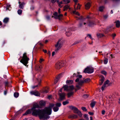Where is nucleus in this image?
Segmentation results:
<instances>
[{"instance_id": "nucleus-1", "label": "nucleus", "mask_w": 120, "mask_h": 120, "mask_svg": "<svg viewBox=\"0 0 120 120\" xmlns=\"http://www.w3.org/2000/svg\"><path fill=\"white\" fill-rule=\"evenodd\" d=\"M41 108L40 106L38 104H34L33 107L31 108L32 115L34 116L38 115L40 120L49 119L50 116L48 115H50L51 113V109L50 107H46L44 109L37 110L36 109L37 108Z\"/></svg>"}, {"instance_id": "nucleus-2", "label": "nucleus", "mask_w": 120, "mask_h": 120, "mask_svg": "<svg viewBox=\"0 0 120 120\" xmlns=\"http://www.w3.org/2000/svg\"><path fill=\"white\" fill-rule=\"evenodd\" d=\"M30 59L28 57L27 53L25 52L23 55L22 59L20 60V62L25 66L28 63Z\"/></svg>"}, {"instance_id": "nucleus-3", "label": "nucleus", "mask_w": 120, "mask_h": 120, "mask_svg": "<svg viewBox=\"0 0 120 120\" xmlns=\"http://www.w3.org/2000/svg\"><path fill=\"white\" fill-rule=\"evenodd\" d=\"M62 43L60 41V40H59L57 42L56 44L55 45L56 48L55 51L56 52H57L60 49L62 46Z\"/></svg>"}, {"instance_id": "nucleus-4", "label": "nucleus", "mask_w": 120, "mask_h": 120, "mask_svg": "<svg viewBox=\"0 0 120 120\" xmlns=\"http://www.w3.org/2000/svg\"><path fill=\"white\" fill-rule=\"evenodd\" d=\"M54 15V18L56 19H58L59 20H60L62 18L63 16L62 14H60L58 15L57 12H55L53 14Z\"/></svg>"}, {"instance_id": "nucleus-5", "label": "nucleus", "mask_w": 120, "mask_h": 120, "mask_svg": "<svg viewBox=\"0 0 120 120\" xmlns=\"http://www.w3.org/2000/svg\"><path fill=\"white\" fill-rule=\"evenodd\" d=\"M94 71L93 69L90 68H85L83 71V72L85 73H91Z\"/></svg>"}, {"instance_id": "nucleus-6", "label": "nucleus", "mask_w": 120, "mask_h": 120, "mask_svg": "<svg viewBox=\"0 0 120 120\" xmlns=\"http://www.w3.org/2000/svg\"><path fill=\"white\" fill-rule=\"evenodd\" d=\"M58 94L59 96V99L60 101H62L65 99V93H59Z\"/></svg>"}, {"instance_id": "nucleus-7", "label": "nucleus", "mask_w": 120, "mask_h": 120, "mask_svg": "<svg viewBox=\"0 0 120 120\" xmlns=\"http://www.w3.org/2000/svg\"><path fill=\"white\" fill-rule=\"evenodd\" d=\"M63 64L62 62H58L56 64L55 68L57 69H59L63 66Z\"/></svg>"}, {"instance_id": "nucleus-8", "label": "nucleus", "mask_w": 120, "mask_h": 120, "mask_svg": "<svg viewBox=\"0 0 120 120\" xmlns=\"http://www.w3.org/2000/svg\"><path fill=\"white\" fill-rule=\"evenodd\" d=\"M41 77L40 76V77L37 78V80L38 82V84L36 86H33L32 87V88L33 89H34L35 88L38 87L39 86H40V83L41 82Z\"/></svg>"}, {"instance_id": "nucleus-9", "label": "nucleus", "mask_w": 120, "mask_h": 120, "mask_svg": "<svg viewBox=\"0 0 120 120\" xmlns=\"http://www.w3.org/2000/svg\"><path fill=\"white\" fill-rule=\"evenodd\" d=\"M69 108L71 110H74V112L75 113H77L79 111L77 108L72 106H70Z\"/></svg>"}, {"instance_id": "nucleus-10", "label": "nucleus", "mask_w": 120, "mask_h": 120, "mask_svg": "<svg viewBox=\"0 0 120 120\" xmlns=\"http://www.w3.org/2000/svg\"><path fill=\"white\" fill-rule=\"evenodd\" d=\"M30 93L32 95H34L36 96H39L40 95V94L38 92L36 91H31L30 92Z\"/></svg>"}, {"instance_id": "nucleus-11", "label": "nucleus", "mask_w": 120, "mask_h": 120, "mask_svg": "<svg viewBox=\"0 0 120 120\" xmlns=\"http://www.w3.org/2000/svg\"><path fill=\"white\" fill-rule=\"evenodd\" d=\"M19 8L20 9H23L24 7V6L25 4V3L24 2H21L20 1L19 2Z\"/></svg>"}, {"instance_id": "nucleus-12", "label": "nucleus", "mask_w": 120, "mask_h": 120, "mask_svg": "<svg viewBox=\"0 0 120 120\" xmlns=\"http://www.w3.org/2000/svg\"><path fill=\"white\" fill-rule=\"evenodd\" d=\"M62 77V74H59L56 77V79H55L54 83L56 84L58 82L59 79Z\"/></svg>"}, {"instance_id": "nucleus-13", "label": "nucleus", "mask_w": 120, "mask_h": 120, "mask_svg": "<svg viewBox=\"0 0 120 120\" xmlns=\"http://www.w3.org/2000/svg\"><path fill=\"white\" fill-rule=\"evenodd\" d=\"M87 24H88L89 26H91L94 25V22L91 21H89V19H87Z\"/></svg>"}, {"instance_id": "nucleus-14", "label": "nucleus", "mask_w": 120, "mask_h": 120, "mask_svg": "<svg viewBox=\"0 0 120 120\" xmlns=\"http://www.w3.org/2000/svg\"><path fill=\"white\" fill-rule=\"evenodd\" d=\"M78 116L76 115L72 114L68 116L69 118L75 119L77 118Z\"/></svg>"}, {"instance_id": "nucleus-15", "label": "nucleus", "mask_w": 120, "mask_h": 120, "mask_svg": "<svg viewBox=\"0 0 120 120\" xmlns=\"http://www.w3.org/2000/svg\"><path fill=\"white\" fill-rule=\"evenodd\" d=\"M115 23H116V26L118 28L120 27V22L119 20H117L115 22Z\"/></svg>"}, {"instance_id": "nucleus-16", "label": "nucleus", "mask_w": 120, "mask_h": 120, "mask_svg": "<svg viewBox=\"0 0 120 120\" xmlns=\"http://www.w3.org/2000/svg\"><path fill=\"white\" fill-rule=\"evenodd\" d=\"M90 2H88L85 5V8L86 9H89L90 7Z\"/></svg>"}, {"instance_id": "nucleus-17", "label": "nucleus", "mask_w": 120, "mask_h": 120, "mask_svg": "<svg viewBox=\"0 0 120 120\" xmlns=\"http://www.w3.org/2000/svg\"><path fill=\"white\" fill-rule=\"evenodd\" d=\"M31 112H32V111L31 110V109H28L23 114V115L25 116L28 114L31 113Z\"/></svg>"}, {"instance_id": "nucleus-18", "label": "nucleus", "mask_w": 120, "mask_h": 120, "mask_svg": "<svg viewBox=\"0 0 120 120\" xmlns=\"http://www.w3.org/2000/svg\"><path fill=\"white\" fill-rule=\"evenodd\" d=\"M78 78L75 80V82H78L79 80V78H81L82 77V76L81 75H79L76 76Z\"/></svg>"}, {"instance_id": "nucleus-19", "label": "nucleus", "mask_w": 120, "mask_h": 120, "mask_svg": "<svg viewBox=\"0 0 120 120\" xmlns=\"http://www.w3.org/2000/svg\"><path fill=\"white\" fill-rule=\"evenodd\" d=\"M109 81L107 80L104 82V85L106 86V84H108V86H110L112 84V83H109Z\"/></svg>"}, {"instance_id": "nucleus-20", "label": "nucleus", "mask_w": 120, "mask_h": 120, "mask_svg": "<svg viewBox=\"0 0 120 120\" xmlns=\"http://www.w3.org/2000/svg\"><path fill=\"white\" fill-rule=\"evenodd\" d=\"M45 104V102L43 101H41L39 102V105L40 106L41 108V106H44Z\"/></svg>"}, {"instance_id": "nucleus-21", "label": "nucleus", "mask_w": 120, "mask_h": 120, "mask_svg": "<svg viewBox=\"0 0 120 120\" xmlns=\"http://www.w3.org/2000/svg\"><path fill=\"white\" fill-rule=\"evenodd\" d=\"M81 6V5H80L79 4H78L77 5V6L76 8L75 5H74L75 10H77L78 9H80Z\"/></svg>"}, {"instance_id": "nucleus-22", "label": "nucleus", "mask_w": 120, "mask_h": 120, "mask_svg": "<svg viewBox=\"0 0 120 120\" xmlns=\"http://www.w3.org/2000/svg\"><path fill=\"white\" fill-rule=\"evenodd\" d=\"M62 88H64V90H66L67 91H69V86H68V85H66L65 86H64Z\"/></svg>"}, {"instance_id": "nucleus-23", "label": "nucleus", "mask_w": 120, "mask_h": 120, "mask_svg": "<svg viewBox=\"0 0 120 120\" xmlns=\"http://www.w3.org/2000/svg\"><path fill=\"white\" fill-rule=\"evenodd\" d=\"M74 94V92H71L68 93L67 94L68 97V98H69L71 96L73 95Z\"/></svg>"}, {"instance_id": "nucleus-24", "label": "nucleus", "mask_w": 120, "mask_h": 120, "mask_svg": "<svg viewBox=\"0 0 120 120\" xmlns=\"http://www.w3.org/2000/svg\"><path fill=\"white\" fill-rule=\"evenodd\" d=\"M9 20V19L8 18H5L3 20V22L5 23H7Z\"/></svg>"}, {"instance_id": "nucleus-25", "label": "nucleus", "mask_w": 120, "mask_h": 120, "mask_svg": "<svg viewBox=\"0 0 120 120\" xmlns=\"http://www.w3.org/2000/svg\"><path fill=\"white\" fill-rule=\"evenodd\" d=\"M97 35L98 38H101L104 36L103 34L99 33H97Z\"/></svg>"}, {"instance_id": "nucleus-26", "label": "nucleus", "mask_w": 120, "mask_h": 120, "mask_svg": "<svg viewBox=\"0 0 120 120\" xmlns=\"http://www.w3.org/2000/svg\"><path fill=\"white\" fill-rule=\"evenodd\" d=\"M84 83V80H80L78 82V84L80 86H82L83 83Z\"/></svg>"}, {"instance_id": "nucleus-27", "label": "nucleus", "mask_w": 120, "mask_h": 120, "mask_svg": "<svg viewBox=\"0 0 120 120\" xmlns=\"http://www.w3.org/2000/svg\"><path fill=\"white\" fill-rule=\"evenodd\" d=\"M74 89L73 86V85L70 86H69L68 91H71L73 90Z\"/></svg>"}, {"instance_id": "nucleus-28", "label": "nucleus", "mask_w": 120, "mask_h": 120, "mask_svg": "<svg viewBox=\"0 0 120 120\" xmlns=\"http://www.w3.org/2000/svg\"><path fill=\"white\" fill-rule=\"evenodd\" d=\"M104 8V7L103 6H100L99 7V10L100 11L102 12Z\"/></svg>"}, {"instance_id": "nucleus-29", "label": "nucleus", "mask_w": 120, "mask_h": 120, "mask_svg": "<svg viewBox=\"0 0 120 120\" xmlns=\"http://www.w3.org/2000/svg\"><path fill=\"white\" fill-rule=\"evenodd\" d=\"M73 81L72 80H67L66 81V83L69 84H71L72 83Z\"/></svg>"}, {"instance_id": "nucleus-30", "label": "nucleus", "mask_w": 120, "mask_h": 120, "mask_svg": "<svg viewBox=\"0 0 120 120\" xmlns=\"http://www.w3.org/2000/svg\"><path fill=\"white\" fill-rule=\"evenodd\" d=\"M64 2V4H68L70 2V0H63Z\"/></svg>"}, {"instance_id": "nucleus-31", "label": "nucleus", "mask_w": 120, "mask_h": 120, "mask_svg": "<svg viewBox=\"0 0 120 120\" xmlns=\"http://www.w3.org/2000/svg\"><path fill=\"white\" fill-rule=\"evenodd\" d=\"M59 108L57 107H55L53 108V109L54 112H56L57 111L59 110Z\"/></svg>"}, {"instance_id": "nucleus-32", "label": "nucleus", "mask_w": 120, "mask_h": 120, "mask_svg": "<svg viewBox=\"0 0 120 120\" xmlns=\"http://www.w3.org/2000/svg\"><path fill=\"white\" fill-rule=\"evenodd\" d=\"M19 94L17 92H15L14 94V96L15 98H17L19 96Z\"/></svg>"}, {"instance_id": "nucleus-33", "label": "nucleus", "mask_w": 120, "mask_h": 120, "mask_svg": "<svg viewBox=\"0 0 120 120\" xmlns=\"http://www.w3.org/2000/svg\"><path fill=\"white\" fill-rule=\"evenodd\" d=\"M95 104V102H92L90 104V106L91 107L93 108Z\"/></svg>"}, {"instance_id": "nucleus-34", "label": "nucleus", "mask_w": 120, "mask_h": 120, "mask_svg": "<svg viewBox=\"0 0 120 120\" xmlns=\"http://www.w3.org/2000/svg\"><path fill=\"white\" fill-rule=\"evenodd\" d=\"M73 14H75L76 15H77L78 16L80 15V14L78 12H76V10H75L74 11H73Z\"/></svg>"}, {"instance_id": "nucleus-35", "label": "nucleus", "mask_w": 120, "mask_h": 120, "mask_svg": "<svg viewBox=\"0 0 120 120\" xmlns=\"http://www.w3.org/2000/svg\"><path fill=\"white\" fill-rule=\"evenodd\" d=\"M101 73L105 75H106L107 74L106 72L104 70H103L101 71Z\"/></svg>"}, {"instance_id": "nucleus-36", "label": "nucleus", "mask_w": 120, "mask_h": 120, "mask_svg": "<svg viewBox=\"0 0 120 120\" xmlns=\"http://www.w3.org/2000/svg\"><path fill=\"white\" fill-rule=\"evenodd\" d=\"M84 83H88L90 81V79H86L84 80Z\"/></svg>"}, {"instance_id": "nucleus-37", "label": "nucleus", "mask_w": 120, "mask_h": 120, "mask_svg": "<svg viewBox=\"0 0 120 120\" xmlns=\"http://www.w3.org/2000/svg\"><path fill=\"white\" fill-rule=\"evenodd\" d=\"M64 8H65V9H66L67 10L68 9H69L70 10V8H69V6L68 4H67L66 5H65L64 7Z\"/></svg>"}, {"instance_id": "nucleus-38", "label": "nucleus", "mask_w": 120, "mask_h": 120, "mask_svg": "<svg viewBox=\"0 0 120 120\" xmlns=\"http://www.w3.org/2000/svg\"><path fill=\"white\" fill-rule=\"evenodd\" d=\"M22 12V11L21 9H19L17 11L18 14L19 15H21Z\"/></svg>"}, {"instance_id": "nucleus-39", "label": "nucleus", "mask_w": 120, "mask_h": 120, "mask_svg": "<svg viewBox=\"0 0 120 120\" xmlns=\"http://www.w3.org/2000/svg\"><path fill=\"white\" fill-rule=\"evenodd\" d=\"M84 117L85 118L86 120H89V118L88 116L86 114H85L84 116Z\"/></svg>"}, {"instance_id": "nucleus-40", "label": "nucleus", "mask_w": 120, "mask_h": 120, "mask_svg": "<svg viewBox=\"0 0 120 120\" xmlns=\"http://www.w3.org/2000/svg\"><path fill=\"white\" fill-rule=\"evenodd\" d=\"M69 103V102L68 101H64L63 102V104L64 105H65L66 104H68Z\"/></svg>"}, {"instance_id": "nucleus-41", "label": "nucleus", "mask_w": 120, "mask_h": 120, "mask_svg": "<svg viewBox=\"0 0 120 120\" xmlns=\"http://www.w3.org/2000/svg\"><path fill=\"white\" fill-rule=\"evenodd\" d=\"M105 80V78L103 76H101V79L100 80V81H104Z\"/></svg>"}, {"instance_id": "nucleus-42", "label": "nucleus", "mask_w": 120, "mask_h": 120, "mask_svg": "<svg viewBox=\"0 0 120 120\" xmlns=\"http://www.w3.org/2000/svg\"><path fill=\"white\" fill-rule=\"evenodd\" d=\"M47 88L46 89H45V90H43V92L44 93H47L48 92V90H47Z\"/></svg>"}, {"instance_id": "nucleus-43", "label": "nucleus", "mask_w": 120, "mask_h": 120, "mask_svg": "<svg viewBox=\"0 0 120 120\" xmlns=\"http://www.w3.org/2000/svg\"><path fill=\"white\" fill-rule=\"evenodd\" d=\"M81 109L83 111H86L87 110L86 108L85 107H81Z\"/></svg>"}, {"instance_id": "nucleus-44", "label": "nucleus", "mask_w": 120, "mask_h": 120, "mask_svg": "<svg viewBox=\"0 0 120 120\" xmlns=\"http://www.w3.org/2000/svg\"><path fill=\"white\" fill-rule=\"evenodd\" d=\"M77 113L80 117H81L82 116V113L80 111H79V112H77Z\"/></svg>"}, {"instance_id": "nucleus-45", "label": "nucleus", "mask_w": 120, "mask_h": 120, "mask_svg": "<svg viewBox=\"0 0 120 120\" xmlns=\"http://www.w3.org/2000/svg\"><path fill=\"white\" fill-rule=\"evenodd\" d=\"M61 105V104L60 103H57L56 104V107H60Z\"/></svg>"}, {"instance_id": "nucleus-46", "label": "nucleus", "mask_w": 120, "mask_h": 120, "mask_svg": "<svg viewBox=\"0 0 120 120\" xmlns=\"http://www.w3.org/2000/svg\"><path fill=\"white\" fill-rule=\"evenodd\" d=\"M107 31H110L112 30L111 29V27H108L107 28Z\"/></svg>"}, {"instance_id": "nucleus-47", "label": "nucleus", "mask_w": 120, "mask_h": 120, "mask_svg": "<svg viewBox=\"0 0 120 120\" xmlns=\"http://www.w3.org/2000/svg\"><path fill=\"white\" fill-rule=\"evenodd\" d=\"M89 96V95L88 94H85L83 96V97L85 98H87Z\"/></svg>"}, {"instance_id": "nucleus-48", "label": "nucleus", "mask_w": 120, "mask_h": 120, "mask_svg": "<svg viewBox=\"0 0 120 120\" xmlns=\"http://www.w3.org/2000/svg\"><path fill=\"white\" fill-rule=\"evenodd\" d=\"M108 62V59L106 58L104 60V63L105 64H107Z\"/></svg>"}, {"instance_id": "nucleus-49", "label": "nucleus", "mask_w": 120, "mask_h": 120, "mask_svg": "<svg viewBox=\"0 0 120 120\" xmlns=\"http://www.w3.org/2000/svg\"><path fill=\"white\" fill-rule=\"evenodd\" d=\"M11 5H7V6L6 7V9L7 10H9V8L10 7H11Z\"/></svg>"}, {"instance_id": "nucleus-50", "label": "nucleus", "mask_w": 120, "mask_h": 120, "mask_svg": "<svg viewBox=\"0 0 120 120\" xmlns=\"http://www.w3.org/2000/svg\"><path fill=\"white\" fill-rule=\"evenodd\" d=\"M106 86H105V85H103V86L101 88V90L102 91H103L104 90L105 87H106Z\"/></svg>"}, {"instance_id": "nucleus-51", "label": "nucleus", "mask_w": 120, "mask_h": 120, "mask_svg": "<svg viewBox=\"0 0 120 120\" xmlns=\"http://www.w3.org/2000/svg\"><path fill=\"white\" fill-rule=\"evenodd\" d=\"M71 33H69V32H66V35L67 36H69L70 35H71Z\"/></svg>"}, {"instance_id": "nucleus-52", "label": "nucleus", "mask_w": 120, "mask_h": 120, "mask_svg": "<svg viewBox=\"0 0 120 120\" xmlns=\"http://www.w3.org/2000/svg\"><path fill=\"white\" fill-rule=\"evenodd\" d=\"M87 36L89 37L90 39H92V38L91 34H87Z\"/></svg>"}, {"instance_id": "nucleus-53", "label": "nucleus", "mask_w": 120, "mask_h": 120, "mask_svg": "<svg viewBox=\"0 0 120 120\" xmlns=\"http://www.w3.org/2000/svg\"><path fill=\"white\" fill-rule=\"evenodd\" d=\"M103 17L104 19H106L107 18L108 15H104L103 16Z\"/></svg>"}, {"instance_id": "nucleus-54", "label": "nucleus", "mask_w": 120, "mask_h": 120, "mask_svg": "<svg viewBox=\"0 0 120 120\" xmlns=\"http://www.w3.org/2000/svg\"><path fill=\"white\" fill-rule=\"evenodd\" d=\"M104 82V81H100V80L99 83V85H101Z\"/></svg>"}, {"instance_id": "nucleus-55", "label": "nucleus", "mask_w": 120, "mask_h": 120, "mask_svg": "<svg viewBox=\"0 0 120 120\" xmlns=\"http://www.w3.org/2000/svg\"><path fill=\"white\" fill-rule=\"evenodd\" d=\"M88 113L90 115H93L94 114V113L93 112H88Z\"/></svg>"}, {"instance_id": "nucleus-56", "label": "nucleus", "mask_w": 120, "mask_h": 120, "mask_svg": "<svg viewBox=\"0 0 120 120\" xmlns=\"http://www.w3.org/2000/svg\"><path fill=\"white\" fill-rule=\"evenodd\" d=\"M39 45L41 46L40 48H41L43 46V45L41 43H39Z\"/></svg>"}, {"instance_id": "nucleus-57", "label": "nucleus", "mask_w": 120, "mask_h": 120, "mask_svg": "<svg viewBox=\"0 0 120 120\" xmlns=\"http://www.w3.org/2000/svg\"><path fill=\"white\" fill-rule=\"evenodd\" d=\"M4 83L5 84V86H8V82L7 81L5 82Z\"/></svg>"}, {"instance_id": "nucleus-58", "label": "nucleus", "mask_w": 120, "mask_h": 120, "mask_svg": "<svg viewBox=\"0 0 120 120\" xmlns=\"http://www.w3.org/2000/svg\"><path fill=\"white\" fill-rule=\"evenodd\" d=\"M76 87L77 88V89H78V90H79L81 88V87H80L78 85H77L76 86Z\"/></svg>"}, {"instance_id": "nucleus-59", "label": "nucleus", "mask_w": 120, "mask_h": 120, "mask_svg": "<svg viewBox=\"0 0 120 120\" xmlns=\"http://www.w3.org/2000/svg\"><path fill=\"white\" fill-rule=\"evenodd\" d=\"M56 0H51V2L52 3L54 4L56 1Z\"/></svg>"}, {"instance_id": "nucleus-60", "label": "nucleus", "mask_w": 120, "mask_h": 120, "mask_svg": "<svg viewBox=\"0 0 120 120\" xmlns=\"http://www.w3.org/2000/svg\"><path fill=\"white\" fill-rule=\"evenodd\" d=\"M105 111L104 110H103L102 111V114L103 115H104L105 114Z\"/></svg>"}, {"instance_id": "nucleus-61", "label": "nucleus", "mask_w": 120, "mask_h": 120, "mask_svg": "<svg viewBox=\"0 0 120 120\" xmlns=\"http://www.w3.org/2000/svg\"><path fill=\"white\" fill-rule=\"evenodd\" d=\"M44 59H41L39 60V62L40 63H41L42 61H44Z\"/></svg>"}, {"instance_id": "nucleus-62", "label": "nucleus", "mask_w": 120, "mask_h": 120, "mask_svg": "<svg viewBox=\"0 0 120 120\" xmlns=\"http://www.w3.org/2000/svg\"><path fill=\"white\" fill-rule=\"evenodd\" d=\"M46 19L48 20L50 19V18L49 16H46Z\"/></svg>"}, {"instance_id": "nucleus-63", "label": "nucleus", "mask_w": 120, "mask_h": 120, "mask_svg": "<svg viewBox=\"0 0 120 120\" xmlns=\"http://www.w3.org/2000/svg\"><path fill=\"white\" fill-rule=\"evenodd\" d=\"M7 90H6L4 91V95H6L7 93Z\"/></svg>"}, {"instance_id": "nucleus-64", "label": "nucleus", "mask_w": 120, "mask_h": 120, "mask_svg": "<svg viewBox=\"0 0 120 120\" xmlns=\"http://www.w3.org/2000/svg\"><path fill=\"white\" fill-rule=\"evenodd\" d=\"M34 9V7L33 6H32L30 8V9L31 10H33Z\"/></svg>"}]
</instances>
